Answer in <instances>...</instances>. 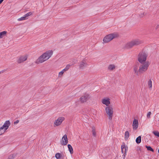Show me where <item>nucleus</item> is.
Segmentation results:
<instances>
[{
  "label": "nucleus",
  "instance_id": "f257e3e1",
  "mask_svg": "<svg viewBox=\"0 0 159 159\" xmlns=\"http://www.w3.org/2000/svg\"><path fill=\"white\" fill-rule=\"evenodd\" d=\"M53 54V52L52 50H49L46 51L41 55L37 59L36 63H42L47 61Z\"/></svg>",
  "mask_w": 159,
  "mask_h": 159
},
{
  "label": "nucleus",
  "instance_id": "f03ea898",
  "mask_svg": "<svg viewBox=\"0 0 159 159\" xmlns=\"http://www.w3.org/2000/svg\"><path fill=\"white\" fill-rule=\"evenodd\" d=\"M141 42L139 39H134L128 42L125 45V48L129 49L133 47L138 45L141 43Z\"/></svg>",
  "mask_w": 159,
  "mask_h": 159
},
{
  "label": "nucleus",
  "instance_id": "7ed1b4c3",
  "mask_svg": "<svg viewBox=\"0 0 159 159\" xmlns=\"http://www.w3.org/2000/svg\"><path fill=\"white\" fill-rule=\"evenodd\" d=\"M118 36V34L117 33H113L108 34L103 38V43H107L113 39L117 37Z\"/></svg>",
  "mask_w": 159,
  "mask_h": 159
},
{
  "label": "nucleus",
  "instance_id": "20e7f679",
  "mask_svg": "<svg viewBox=\"0 0 159 159\" xmlns=\"http://www.w3.org/2000/svg\"><path fill=\"white\" fill-rule=\"evenodd\" d=\"M149 65V63L148 62L143 63L140 65L139 69V72L143 73L147 71Z\"/></svg>",
  "mask_w": 159,
  "mask_h": 159
},
{
  "label": "nucleus",
  "instance_id": "39448f33",
  "mask_svg": "<svg viewBox=\"0 0 159 159\" xmlns=\"http://www.w3.org/2000/svg\"><path fill=\"white\" fill-rule=\"evenodd\" d=\"M147 56V54L144 52L139 53L138 56V61L142 64L143 62L146 61Z\"/></svg>",
  "mask_w": 159,
  "mask_h": 159
},
{
  "label": "nucleus",
  "instance_id": "423d86ee",
  "mask_svg": "<svg viewBox=\"0 0 159 159\" xmlns=\"http://www.w3.org/2000/svg\"><path fill=\"white\" fill-rule=\"evenodd\" d=\"M106 111L107 114L109 116V119L111 120L113 116V111L112 107L109 106L106 108Z\"/></svg>",
  "mask_w": 159,
  "mask_h": 159
},
{
  "label": "nucleus",
  "instance_id": "0eeeda50",
  "mask_svg": "<svg viewBox=\"0 0 159 159\" xmlns=\"http://www.w3.org/2000/svg\"><path fill=\"white\" fill-rule=\"evenodd\" d=\"M65 120V118L61 116L59 117L58 119L56 120L54 123V126H57L61 125L63 121Z\"/></svg>",
  "mask_w": 159,
  "mask_h": 159
},
{
  "label": "nucleus",
  "instance_id": "6e6552de",
  "mask_svg": "<svg viewBox=\"0 0 159 159\" xmlns=\"http://www.w3.org/2000/svg\"><path fill=\"white\" fill-rule=\"evenodd\" d=\"M88 66V64L84 61H82L79 65V67L80 69L81 70H84Z\"/></svg>",
  "mask_w": 159,
  "mask_h": 159
},
{
  "label": "nucleus",
  "instance_id": "1a4fd4ad",
  "mask_svg": "<svg viewBox=\"0 0 159 159\" xmlns=\"http://www.w3.org/2000/svg\"><path fill=\"white\" fill-rule=\"evenodd\" d=\"M89 94L87 93L84 94L83 96H82L80 98V101L81 102H86L88 99Z\"/></svg>",
  "mask_w": 159,
  "mask_h": 159
},
{
  "label": "nucleus",
  "instance_id": "9d476101",
  "mask_svg": "<svg viewBox=\"0 0 159 159\" xmlns=\"http://www.w3.org/2000/svg\"><path fill=\"white\" fill-rule=\"evenodd\" d=\"M62 141H61V144L62 145H66L68 143V139L67 135L65 134L62 138Z\"/></svg>",
  "mask_w": 159,
  "mask_h": 159
},
{
  "label": "nucleus",
  "instance_id": "9b49d317",
  "mask_svg": "<svg viewBox=\"0 0 159 159\" xmlns=\"http://www.w3.org/2000/svg\"><path fill=\"white\" fill-rule=\"evenodd\" d=\"M138 120L137 119H134L133 123V127L134 130H136L137 129L138 127Z\"/></svg>",
  "mask_w": 159,
  "mask_h": 159
},
{
  "label": "nucleus",
  "instance_id": "f8f14e48",
  "mask_svg": "<svg viewBox=\"0 0 159 159\" xmlns=\"http://www.w3.org/2000/svg\"><path fill=\"white\" fill-rule=\"evenodd\" d=\"M10 125V123L9 120H7L5 121L4 125L2 127L4 129V130H6L9 128Z\"/></svg>",
  "mask_w": 159,
  "mask_h": 159
},
{
  "label": "nucleus",
  "instance_id": "ddd939ff",
  "mask_svg": "<svg viewBox=\"0 0 159 159\" xmlns=\"http://www.w3.org/2000/svg\"><path fill=\"white\" fill-rule=\"evenodd\" d=\"M102 103L107 106H108L110 103V99L109 98H104L102 99Z\"/></svg>",
  "mask_w": 159,
  "mask_h": 159
},
{
  "label": "nucleus",
  "instance_id": "4468645a",
  "mask_svg": "<svg viewBox=\"0 0 159 159\" xmlns=\"http://www.w3.org/2000/svg\"><path fill=\"white\" fill-rule=\"evenodd\" d=\"M27 56H23L20 57L18 60V62L19 63L22 62L27 59Z\"/></svg>",
  "mask_w": 159,
  "mask_h": 159
},
{
  "label": "nucleus",
  "instance_id": "2eb2a0df",
  "mask_svg": "<svg viewBox=\"0 0 159 159\" xmlns=\"http://www.w3.org/2000/svg\"><path fill=\"white\" fill-rule=\"evenodd\" d=\"M63 154H61L59 153H57L55 154V157L57 159H60L62 158V159H63Z\"/></svg>",
  "mask_w": 159,
  "mask_h": 159
},
{
  "label": "nucleus",
  "instance_id": "dca6fc26",
  "mask_svg": "<svg viewBox=\"0 0 159 159\" xmlns=\"http://www.w3.org/2000/svg\"><path fill=\"white\" fill-rule=\"evenodd\" d=\"M124 153L122 155V157H123V159H125V157L126 155V153L128 151V148L126 147L125 145V148H124Z\"/></svg>",
  "mask_w": 159,
  "mask_h": 159
},
{
  "label": "nucleus",
  "instance_id": "f3484780",
  "mask_svg": "<svg viewBox=\"0 0 159 159\" xmlns=\"http://www.w3.org/2000/svg\"><path fill=\"white\" fill-rule=\"evenodd\" d=\"M138 66L137 65L134 66L133 68V70L135 73L138 74L139 72V70H138Z\"/></svg>",
  "mask_w": 159,
  "mask_h": 159
},
{
  "label": "nucleus",
  "instance_id": "a211bd4d",
  "mask_svg": "<svg viewBox=\"0 0 159 159\" xmlns=\"http://www.w3.org/2000/svg\"><path fill=\"white\" fill-rule=\"evenodd\" d=\"M68 148L70 153L71 154H73V151L72 146L70 144H69L68 145Z\"/></svg>",
  "mask_w": 159,
  "mask_h": 159
},
{
  "label": "nucleus",
  "instance_id": "6ab92c4d",
  "mask_svg": "<svg viewBox=\"0 0 159 159\" xmlns=\"http://www.w3.org/2000/svg\"><path fill=\"white\" fill-rule=\"evenodd\" d=\"M115 68V67L114 65L111 64L108 67V69L109 70H112Z\"/></svg>",
  "mask_w": 159,
  "mask_h": 159
},
{
  "label": "nucleus",
  "instance_id": "aec40b11",
  "mask_svg": "<svg viewBox=\"0 0 159 159\" xmlns=\"http://www.w3.org/2000/svg\"><path fill=\"white\" fill-rule=\"evenodd\" d=\"M7 33V32L6 31H3L0 32V39L2 38L3 37L5 36Z\"/></svg>",
  "mask_w": 159,
  "mask_h": 159
},
{
  "label": "nucleus",
  "instance_id": "412c9836",
  "mask_svg": "<svg viewBox=\"0 0 159 159\" xmlns=\"http://www.w3.org/2000/svg\"><path fill=\"white\" fill-rule=\"evenodd\" d=\"M141 141V138L140 136L138 137L136 139V142L137 144L140 143Z\"/></svg>",
  "mask_w": 159,
  "mask_h": 159
},
{
  "label": "nucleus",
  "instance_id": "4be33fe9",
  "mask_svg": "<svg viewBox=\"0 0 159 159\" xmlns=\"http://www.w3.org/2000/svg\"><path fill=\"white\" fill-rule=\"evenodd\" d=\"M32 14V13L31 12H29L27 14H25L24 16L25 18L26 19H27L29 16H30Z\"/></svg>",
  "mask_w": 159,
  "mask_h": 159
},
{
  "label": "nucleus",
  "instance_id": "5701e85b",
  "mask_svg": "<svg viewBox=\"0 0 159 159\" xmlns=\"http://www.w3.org/2000/svg\"><path fill=\"white\" fill-rule=\"evenodd\" d=\"M129 133L128 131H126L125 133V139H127L129 137Z\"/></svg>",
  "mask_w": 159,
  "mask_h": 159
},
{
  "label": "nucleus",
  "instance_id": "b1692460",
  "mask_svg": "<svg viewBox=\"0 0 159 159\" xmlns=\"http://www.w3.org/2000/svg\"><path fill=\"white\" fill-rule=\"evenodd\" d=\"M71 65H70L69 64L67 65L65 68L63 70V71L64 72L68 70V69L70 68Z\"/></svg>",
  "mask_w": 159,
  "mask_h": 159
},
{
  "label": "nucleus",
  "instance_id": "393cba45",
  "mask_svg": "<svg viewBox=\"0 0 159 159\" xmlns=\"http://www.w3.org/2000/svg\"><path fill=\"white\" fill-rule=\"evenodd\" d=\"M148 86L149 89H151L152 88V81L151 80H150L148 82Z\"/></svg>",
  "mask_w": 159,
  "mask_h": 159
},
{
  "label": "nucleus",
  "instance_id": "a878e982",
  "mask_svg": "<svg viewBox=\"0 0 159 159\" xmlns=\"http://www.w3.org/2000/svg\"><path fill=\"white\" fill-rule=\"evenodd\" d=\"M6 130H4V129L2 127L0 128V135H2V134L4 133Z\"/></svg>",
  "mask_w": 159,
  "mask_h": 159
},
{
  "label": "nucleus",
  "instance_id": "bb28decb",
  "mask_svg": "<svg viewBox=\"0 0 159 159\" xmlns=\"http://www.w3.org/2000/svg\"><path fill=\"white\" fill-rule=\"evenodd\" d=\"M92 134L93 135L95 136L96 135V133L95 131V129L94 127H92Z\"/></svg>",
  "mask_w": 159,
  "mask_h": 159
},
{
  "label": "nucleus",
  "instance_id": "cd10ccee",
  "mask_svg": "<svg viewBox=\"0 0 159 159\" xmlns=\"http://www.w3.org/2000/svg\"><path fill=\"white\" fill-rule=\"evenodd\" d=\"M145 147L148 150L150 151H152V152H154V150L153 149V148H151V147H150V146H145Z\"/></svg>",
  "mask_w": 159,
  "mask_h": 159
},
{
  "label": "nucleus",
  "instance_id": "c85d7f7f",
  "mask_svg": "<svg viewBox=\"0 0 159 159\" xmlns=\"http://www.w3.org/2000/svg\"><path fill=\"white\" fill-rule=\"evenodd\" d=\"M125 148V144H123V145H121V152L122 153H124V148Z\"/></svg>",
  "mask_w": 159,
  "mask_h": 159
},
{
  "label": "nucleus",
  "instance_id": "c756f323",
  "mask_svg": "<svg viewBox=\"0 0 159 159\" xmlns=\"http://www.w3.org/2000/svg\"><path fill=\"white\" fill-rule=\"evenodd\" d=\"M157 137H159V132L157 131H153L152 132Z\"/></svg>",
  "mask_w": 159,
  "mask_h": 159
},
{
  "label": "nucleus",
  "instance_id": "7c9ffc66",
  "mask_svg": "<svg viewBox=\"0 0 159 159\" xmlns=\"http://www.w3.org/2000/svg\"><path fill=\"white\" fill-rule=\"evenodd\" d=\"M26 20V19L24 16H23L21 17L20 18H18L17 19V20L18 21H21V20Z\"/></svg>",
  "mask_w": 159,
  "mask_h": 159
},
{
  "label": "nucleus",
  "instance_id": "2f4dec72",
  "mask_svg": "<svg viewBox=\"0 0 159 159\" xmlns=\"http://www.w3.org/2000/svg\"><path fill=\"white\" fill-rule=\"evenodd\" d=\"M65 72L62 70L59 73V77H61L63 75Z\"/></svg>",
  "mask_w": 159,
  "mask_h": 159
},
{
  "label": "nucleus",
  "instance_id": "473e14b6",
  "mask_svg": "<svg viewBox=\"0 0 159 159\" xmlns=\"http://www.w3.org/2000/svg\"><path fill=\"white\" fill-rule=\"evenodd\" d=\"M14 158L13 155H11L9 156L7 159H13Z\"/></svg>",
  "mask_w": 159,
  "mask_h": 159
},
{
  "label": "nucleus",
  "instance_id": "72a5a7b5",
  "mask_svg": "<svg viewBox=\"0 0 159 159\" xmlns=\"http://www.w3.org/2000/svg\"><path fill=\"white\" fill-rule=\"evenodd\" d=\"M151 114V112L149 111L148 112L147 115V117L148 118H150V115Z\"/></svg>",
  "mask_w": 159,
  "mask_h": 159
},
{
  "label": "nucleus",
  "instance_id": "f704fd0d",
  "mask_svg": "<svg viewBox=\"0 0 159 159\" xmlns=\"http://www.w3.org/2000/svg\"><path fill=\"white\" fill-rule=\"evenodd\" d=\"M19 122V120H17L16 121H14V124H16Z\"/></svg>",
  "mask_w": 159,
  "mask_h": 159
},
{
  "label": "nucleus",
  "instance_id": "c9c22d12",
  "mask_svg": "<svg viewBox=\"0 0 159 159\" xmlns=\"http://www.w3.org/2000/svg\"><path fill=\"white\" fill-rule=\"evenodd\" d=\"M140 17H143L144 16V13H142L140 15Z\"/></svg>",
  "mask_w": 159,
  "mask_h": 159
},
{
  "label": "nucleus",
  "instance_id": "e433bc0d",
  "mask_svg": "<svg viewBox=\"0 0 159 159\" xmlns=\"http://www.w3.org/2000/svg\"><path fill=\"white\" fill-rule=\"evenodd\" d=\"M4 0H0V4Z\"/></svg>",
  "mask_w": 159,
  "mask_h": 159
},
{
  "label": "nucleus",
  "instance_id": "4c0bfd02",
  "mask_svg": "<svg viewBox=\"0 0 159 159\" xmlns=\"http://www.w3.org/2000/svg\"><path fill=\"white\" fill-rule=\"evenodd\" d=\"M4 72V70H2V71H0V74L1 73H3Z\"/></svg>",
  "mask_w": 159,
  "mask_h": 159
},
{
  "label": "nucleus",
  "instance_id": "58836bf2",
  "mask_svg": "<svg viewBox=\"0 0 159 159\" xmlns=\"http://www.w3.org/2000/svg\"><path fill=\"white\" fill-rule=\"evenodd\" d=\"M158 153H159V149H158Z\"/></svg>",
  "mask_w": 159,
  "mask_h": 159
}]
</instances>
